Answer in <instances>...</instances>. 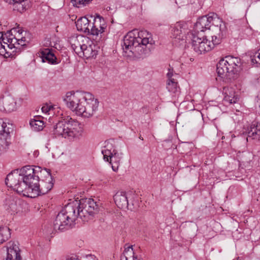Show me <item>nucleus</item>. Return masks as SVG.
<instances>
[{
    "label": "nucleus",
    "mask_w": 260,
    "mask_h": 260,
    "mask_svg": "<svg viewBox=\"0 0 260 260\" xmlns=\"http://www.w3.org/2000/svg\"><path fill=\"white\" fill-rule=\"evenodd\" d=\"M114 200L117 206L119 208H126L128 206L127 197L125 191H118L114 196Z\"/></svg>",
    "instance_id": "6ab92c4d"
},
{
    "label": "nucleus",
    "mask_w": 260,
    "mask_h": 260,
    "mask_svg": "<svg viewBox=\"0 0 260 260\" xmlns=\"http://www.w3.org/2000/svg\"><path fill=\"white\" fill-rule=\"evenodd\" d=\"M52 109H53L52 106H49L48 105H44L42 107L41 109H42V112L46 114V113H48Z\"/></svg>",
    "instance_id": "72a5a7b5"
},
{
    "label": "nucleus",
    "mask_w": 260,
    "mask_h": 260,
    "mask_svg": "<svg viewBox=\"0 0 260 260\" xmlns=\"http://www.w3.org/2000/svg\"><path fill=\"white\" fill-rule=\"evenodd\" d=\"M107 26L105 19L100 15H97L91 27L90 35L97 36L99 34L104 32Z\"/></svg>",
    "instance_id": "4468645a"
},
{
    "label": "nucleus",
    "mask_w": 260,
    "mask_h": 260,
    "mask_svg": "<svg viewBox=\"0 0 260 260\" xmlns=\"http://www.w3.org/2000/svg\"><path fill=\"white\" fill-rule=\"evenodd\" d=\"M52 132L55 137H61L69 140H73L79 139L82 136L83 128L77 120L68 116L54 125Z\"/></svg>",
    "instance_id": "423d86ee"
},
{
    "label": "nucleus",
    "mask_w": 260,
    "mask_h": 260,
    "mask_svg": "<svg viewBox=\"0 0 260 260\" xmlns=\"http://www.w3.org/2000/svg\"><path fill=\"white\" fill-rule=\"evenodd\" d=\"M90 0H72L73 5L79 8L87 4Z\"/></svg>",
    "instance_id": "7c9ffc66"
},
{
    "label": "nucleus",
    "mask_w": 260,
    "mask_h": 260,
    "mask_svg": "<svg viewBox=\"0 0 260 260\" xmlns=\"http://www.w3.org/2000/svg\"><path fill=\"white\" fill-rule=\"evenodd\" d=\"M139 139H141V140H143V138L141 137V136H140L139 137Z\"/></svg>",
    "instance_id": "e433bc0d"
},
{
    "label": "nucleus",
    "mask_w": 260,
    "mask_h": 260,
    "mask_svg": "<svg viewBox=\"0 0 260 260\" xmlns=\"http://www.w3.org/2000/svg\"><path fill=\"white\" fill-rule=\"evenodd\" d=\"M10 229L7 226L0 227V244L8 240L10 237Z\"/></svg>",
    "instance_id": "bb28decb"
},
{
    "label": "nucleus",
    "mask_w": 260,
    "mask_h": 260,
    "mask_svg": "<svg viewBox=\"0 0 260 260\" xmlns=\"http://www.w3.org/2000/svg\"><path fill=\"white\" fill-rule=\"evenodd\" d=\"M247 140L248 138L259 140L260 138V123L257 122H252L247 129Z\"/></svg>",
    "instance_id": "4be33fe9"
},
{
    "label": "nucleus",
    "mask_w": 260,
    "mask_h": 260,
    "mask_svg": "<svg viewBox=\"0 0 260 260\" xmlns=\"http://www.w3.org/2000/svg\"><path fill=\"white\" fill-rule=\"evenodd\" d=\"M41 55L43 62L48 61L52 64L56 62V58L55 56L48 48L43 49L41 52Z\"/></svg>",
    "instance_id": "b1692460"
},
{
    "label": "nucleus",
    "mask_w": 260,
    "mask_h": 260,
    "mask_svg": "<svg viewBox=\"0 0 260 260\" xmlns=\"http://www.w3.org/2000/svg\"><path fill=\"white\" fill-rule=\"evenodd\" d=\"M3 35L1 36L0 40L3 39ZM11 53L7 50L6 48V46L3 45L2 42L0 40V55H3L5 57H9L11 55Z\"/></svg>",
    "instance_id": "c756f323"
},
{
    "label": "nucleus",
    "mask_w": 260,
    "mask_h": 260,
    "mask_svg": "<svg viewBox=\"0 0 260 260\" xmlns=\"http://www.w3.org/2000/svg\"><path fill=\"white\" fill-rule=\"evenodd\" d=\"M21 203L18 198L11 196L6 199L5 208L11 214H15L21 210Z\"/></svg>",
    "instance_id": "2eb2a0df"
},
{
    "label": "nucleus",
    "mask_w": 260,
    "mask_h": 260,
    "mask_svg": "<svg viewBox=\"0 0 260 260\" xmlns=\"http://www.w3.org/2000/svg\"><path fill=\"white\" fill-rule=\"evenodd\" d=\"M7 251L6 260H21L17 242L10 241L7 245Z\"/></svg>",
    "instance_id": "dca6fc26"
},
{
    "label": "nucleus",
    "mask_w": 260,
    "mask_h": 260,
    "mask_svg": "<svg viewBox=\"0 0 260 260\" xmlns=\"http://www.w3.org/2000/svg\"><path fill=\"white\" fill-rule=\"evenodd\" d=\"M13 131L12 125L0 119V154L5 152L11 143L10 133Z\"/></svg>",
    "instance_id": "1a4fd4ad"
},
{
    "label": "nucleus",
    "mask_w": 260,
    "mask_h": 260,
    "mask_svg": "<svg viewBox=\"0 0 260 260\" xmlns=\"http://www.w3.org/2000/svg\"><path fill=\"white\" fill-rule=\"evenodd\" d=\"M5 39L3 38V42L4 44L7 45V47L10 49L15 48L18 49V37H11L7 39V42L4 41Z\"/></svg>",
    "instance_id": "a878e982"
},
{
    "label": "nucleus",
    "mask_w": 260,
    "mask_h": 260,
    "mask_svg": "<svg viewBox=\"0 0 260 260\" xmlns=\"http://www.w3.org/2000/svg\"><path fill=\"white\" fill-rule=\"evenodd\" d=\"M193 34L189 33L186 23L178 22L172 27L171 37L176 41H181V44L186 43L188 37H192Z\"/></svg>",
    "instance_id": "9d476101"
},
{
    "label": "nucleus",
    "mask_w": 260,
    "mask_h": 260,
    "mask_svg": "<svg viewBox=\"0 0 260 260\" xmlns=\"http://www.w3.org/2000/svg\"><path fill=\"white\" fill-rule=\"evenodd\" d=\"M219 21L221 22V20L217 17L214 14H210L207 15L203 16L199 18L194 25L195 30L197 34L199 32L204 31L211 27V24H214V22Z\"/></svg>",
    "instance_id": "f8f14e48"
},
{
    "label": "nucleus",
    "mask_w": 260,
    "mask_h": 260,
    "mask_svg": "<svg viewBox=\"0 0 260 260\" xmlns=\"http://www.w3.org/2000/svg\"><path fill=\"white\" fill-rule=\"evenodd\" d=\"M76 25L78 30L90 35L91 25L86 17H83L78 19L76 22Z\"/></svg>",
    "instance_id": "412c9836"
},
{
    "label": "nucleus",
    "mask_w": 260,
    "mask_h": 260,
    "mask_svg": "<svg viewBox=\"0 0 260 260\" xmlns=\"http://www.w3.org/2000/svg\"><path fill=\"white\" fill-rule=\"evenodd\" d=\"M121 260H141L134 252L133 246L125 247L123 254L121 256Z\"/></svg>",
    "instance_id": "5701e85b"
},
{
    "label": "nucleus",
    "mask_w": 260,
    "mask_h": 260,
    "mask_svg": "<svg viewBox=\"0 0 260 260\" xmlns=\"http://www.w3.org/2000/svg\"><path fill=\"white\" fill-rule=\"evenodd\" d=\"M102 153L103 155L104 159L106 161L109 162L112 170L114 172H116L120 166L122 153H118L115 149H113L112 151L111 150L108 148L102 150Z\"/></svg>",
    "instance_id": "ddd939ff"
},
{
    "label": "nucleus",
    "mask_w": 260,
    "mask_h": 260,
    "mask_svg": "<svg viewBox=\"0 0 260 260\" xmlns=\"http://www.w3.org/2000/svg\"><path fill=\"white\" fill-rule=\"evenodd\" d=\"M34 166H26L20 169H16L9 173L5 180L6 184L18 193L26 196L28 186L34 175Z\"/></svg>",
    "instance_id": "39448f33"
},
{
    "label": "nucleus",
    "mask_w": 260,
    "mask_h": 260,
    "mask_svg": "<svg viewBox=\"0 0 260 260\" xmlns=\"http://www.w3.org/2000/svg\"><path fill=\"white\" fill-rule=\"evenodd\" d=\"M91 258H92V260H96V259H95L94 258L91 257Z\"/></svg>",
    "instance_id": "4c0bfd02"
},
{
    "label": "nucleus",
    "mask_w": 260,
    "mask_h": 260,
    "mask_svg": "<svg viewBox=\"0 0 260 260\" xmlns=\"http://www.w3.org/2000/svg\"><path fill=\"white\" fill-rule=\"evenodd\" d=\"M64 101L70 110L85 118L92 117L99 106L98 100L89 92H69L66 94Z\"/></svg>",
    "instance_id": "7ed1b4c3"
},
{
    "label": "nucleus",
    "mask_w": 260,
    "mask_h": 260,
    "mask_svg": "<svg viewBox=\"0 0 260 260\" xmlns=\"http://www.w3.org/2000/svg\"><path fill=\"white\" fill-rule=\"evenodd\" d=\"M22 102V98H19L17 102L13 97L9 95L0 96V111L10 113L16 111Z\"/></svg>",
    "instance_id": "9b49d317"
},
{
    "label": "nucleus",
    "mask_w": 260,
    "mask_h": 260,
    "mask_svg": "<svg viewBox=\"0 0 260 260\" xmlns=\"http://www.w3.org/2000/svg\"><path fill=\"white\" fill-rule=\"evenodd\" d=\"M71 47L76 54H78L81 47L85 43H90L89 39L82 35L72 36L69 39Z\"/></svg>",
    "instance_id": "f3484780"
},
{
    "label": "nucleus",
    "mask_w": 260,
    "mask_h": 260,
    "mask_svg": "<svg viewBox=\"0 0 260 260\" xmlns=\"http://www.w3.org/2000/svg\"><path fill=\"white\" fill-rule=\"evenodd\" d=\"M41 119V116H36L30 120L29 124L34 131H40L43 129L44 123Z\"/></svg>",
    "instance_id": "393cba45"
},
{
    "label": "nucleus",
    "mask_w": 260,
    "mask_h": 260,
    "mask_svg": "<svg viewBox=\"0 0 260 260\" xmlns=\"http://www.w3.org/2000/svg\"><path fill=\"white\" fill-rule=\"evenodd\" d=\"M154 43L151 34L147 31L134 30L124 37L122 47L125 55L140 58L150 52Z\"/></svg>",
    "instance_id": "f03ea898"
},
{
    "label": "nucleus",
    "mask_w": 260,
    "mask_h": 260,
    "mask_svg": "<svg viewBox=\"0 0 260 260\" xmlns=\"http://www.w3.org/2000/svg\"><path fill=\"white\" fill-rule=\"evenodd\" d=\"M25 2V1H20V2L15 3V4H12L14 5V10L20 13H22L26 10Z\"/></svg>",
    "instance_id": "c85d7f7f"
},
{
    "label": "nucleus",
    "mask_w": 260,
    "mask_h": 260,
    "mask_svg": "<svg viewBox=\"0 0 260 260\" xmlns=\"http://www.w3.org/2000/svg\"><path fill=\"white\" fill-rule=\"evenodd\" d=\"M99 209V205L92 199H82L79 202H71L56 216L53 222V230L57 232L70 229L78 217L87 221L98 213Z\"/></svg>",
    "instance_id": "f257e3e1"
},
{
    "label": "nucleus",
    "mask_w": 260,
    "mask_h": 260,
    "mask_svg": "<svg viewBox=\"0 0 260 260\" xmlns=\"http://www.w3.org/2000/svg\"><path fill=\"white\" fill-rule=\"evenodd\" d=\"M34 175L26 194V197L31 198L47 193L53 186L52 177L49 171L39 166H34Z\"/></svg>",
    "instance_id": "20e7f679"
},
{
    "label": "nucleus",
    "mask_w": 260,
    "mask_h": 260,
    "mask_svg": "<svg viewBox=\"0 0 260 260\" xmlns=\"http://www.w3.org/2000/svg\"><path fill=\"white\" fill-rule=\"evenodd\" d=\"M221 26L220 24L219 29L217 27H215V28L219 32L212 36L211 41L208 40L206 37L202 36L201 34L192 35L191 37L192 48L197 54H201L208 52L213 49L215 45L220 43L222 36Z\"/></svg>",
    "instance_id": "6e6552de"
},
{
    "label": "nucleus",
    "mask_w": 260,
    "mask_h": 260,
    "mask_svg": "<svg viewBox=\"0 0 260 260\" xmlns=\"http://www.w3.org/2000/svg\"><path fill=\"white\" fill-rule=\"evenodd\" d=\"M172 76H173V72L170 70H169V72L167 74L168 81H169L170 79H174V78H172Z\"/></svg>",
    "instance_id": "f704fd0d"
},
{
    "label": "nucleus",
    "mask_w": 260,
    "mask_h": 260,
    "mask_svg": "<svg viewBox=\"0 0 260 260\" xmlns=\"http://www.w3.org/2000/svg\"><path fill=\"white\" fill-rule=\"evenodd\" d=\"M18 49H20L19 46H24L26 45V43L28 42L25 37H18Z\"/></svg>",
    "instance_id": "473e14b6"
},
{
    "label": "nucleus",
    "mask_w": 260,
    "mask_h": 260,
    "mask_svg": "<svg viewBox=\"0 0 260 260\" xmlns=\"http://www.w3.org/2000/svg\"><path fill=\"white\" fill-rule=\"evenodd\" d=\"M241 64L240 58L227 56L217 64V74L225 83H231L238 78Z\"/></svg>",
    "instance_id": "0eeeda50"
},
{
    "label": "nucleus",
    "mask_w": 260,
    "mask_h": 260,
    "mask_svg": "<svg viewBox=\"0 0 260 260\" xmlns=\"http://www.w3.org/2000/svg\"><path fill=\"white\" fill-rule=\"evenodd\" d=\"M167 88L170 92L175 93L179 91V87L177 85V82L175 79H170L167 84Z\"/></svg>",
    "instance_id": "cd10ccee"
},
{
    "label": "nucleus",
    "mask_w": 260,
    "mask_h": 260,
    "mask_svg": "<svg viewBox=\"0 0 260 260\" xmlns=\"http://www.w3.org/2000/svg\"><path fill=\"white\" fill-rule=\"evenodd\" d=\"M251 61L253 63H259L260 64V49L256 52L253 57L251 58Z\"/></svg>",
    "instance_id": "2f4dec72"
},
{
    "label": "nucleus",
    "mask_w": 260,
    "mask_h": 260,
    "mask_svg": "<svg viewBox=\"0 0 260 260\" xmlns=\"http://www.w3.org/2000/svg\"><path fill=\"white\" fill-rule=\"evenodd\" d=\"M259 107H260V104H259Z\"/></svg>",
    "instance_id": "58836bf2"
},
{
    "label": "nucleus",
    "mask_w": 260,
    "mask_h": 260,
    "mask_svg": "<svg viewBox=\"0 0 260 260\" xmlns=\"http://www.w3.org/2000/svg\"><path fill=\"white\" fill-rule=\"evenodd\" d=\"M224 94L223 100L229 104L236 103L238 99V96L236 95L235 91L232 87L225 86L223 88Z\"/></svg>",
    "instance_id": "aec40b11"
},
{
    "label": "nucleus",
    "mask_w": 260,
    "mask_h": 260,
    "mask_svg": "<svg viewBox=\"0 0 260 260\" xmlns=\"http://www.w3.org/2000/svg\"><path fill=\"white\" fill-rule=\"evenodd\" d=\"M66 260H80L76 256H72L71 257H68Z\"/></svg>",
    "instance_id": "c9c22d12"
},
{
    "label": "nucleus",
    "mask_w": 260,
    "mask_h": 260,
    "mask_svg": "<svg viewBox=\"0 0 260 260\" xmlns=\"http://www.w3.org/2000/svg\"><path fill=\"white\" fill-rule=\"evenodd\" d=\"M89 43H85L81 47V50L79 51L78 55L80 57H84L86 59L93 58L96 56L97 51L92 48V47L88 44Z\"/></svg>",
    "instance_id": "a211bd4d"
}]
</instances>
